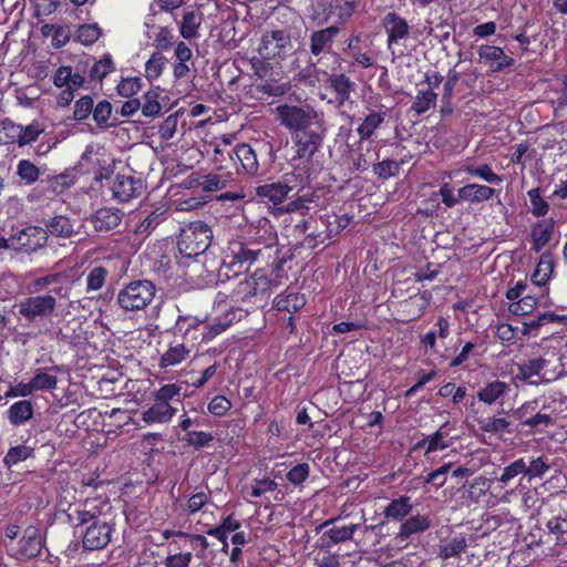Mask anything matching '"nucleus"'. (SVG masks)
<instances>
[{
  "instance_id": "nucleus-57",
  "label": "nucleus",
  "mask_w": 567,
  "mask_h": 567,
  "mask_svg": "<svg viewBox=\"0 0 567 567\" xmlns=\"http://www.w3.org/2000/svg\"><path fill=\"white\" fill-rule=\"evenodd\" d=\"M538 303V299L532 295H525L515 302H512L509 310L515 316H528L533 312Z\"/></svg>"
},
{
  "instance_id": "nucleus-25",
  "label": "nucleus",
  "mask_w": 567,
  "mask_h": 567,
  "mask_svg": "<svg viewBox=\"0 0 567 567\" xmlns=\"http://www.w3.org/2000/svg\"><path fill=\"white\" fill-rule=\"evenodd\" d=\"M358 526L359 525L357 524H350L344 526H333L327 529L319 538V547L321 549H328L339 543L352 539Z\"/></svg>"
},
{
  "instance_id": "nucleus-22",
  "label": "nucleus",
  "mask_w": 567,
  "mask_h": 567,
  "mask_svg": "<svg viewBox=\"0 0 567 567\" xmlns=\"http://www.w3.org/2000/svg\"><path fill=\"white\" fill-rule=\"evenodd\" d=\"M511 388L505 381L493 380L485 383L476 392V398L480 402L487 405L496 403L503 404L505 396L508 394Z\"/></svg>"
},
{
  "instance_id": "nucleus-14",
  "label": "nucleus",
  "mask_w": 567,
  "mask_h": 567,
  "mask_svg": "<svg viewBox=\"0 0 567 567\" xmlns=\"http://www.w3.org/2000/svg\"><path fill=\"white\" fill-rule=\"evenodd\" d=\"M42 546L43 540L40 529L33 525H30L23 530V535L19 540L18 550L10 554V556L19 560L33 559L40 555Z\"/></svg>"
},
{
  "instance_id": "nucleus-26",
  "label": "nucleus",
  "mask_w": 567,
  "mask_h": 567,
  "mask_svg": "<svg viewBox=\"0 0 567 567\" xmlns=\"http://www.w3.org/2000/svg\"><path fill=\"white\" fill-rule=\"evenodd\" d=\"M190 351V347L187 343L174 340L169 342L167 350L161 355L158 367L161 369L175 367L185 361Z\"/></svg>"
},
{
  "instance_id": "nucleus-53",
  "label": "nucleus",
  "mask_w": 567,
  "mask_h": 567,
  "mask_svg": "<svg viewBox=\"0 0 567 567\" xmlns=\"http://www.w3.org/2000/svg\"><path fill=\"white\" fill-rule=\"evenodd\" d=\"M436 100L437 94L432 90H420L412 104V110L417 114H422L433 107L436 104Z\"/></svg>"
},
{
  "instance_id": "nucleus-33",
  "label": "nucleus",
  "mask_w": 567,
  "mask_h": 567,
  "mask_svg": "<svg viewBox=\"0 0 567 567\" xmlns=\"http://www.w3.org/2000/svg\"><path fill=\"white\" fill-rule=\"evenodd\" d=\"M546 365L547 360L542 357L529 359L518 365L516 379L528 384H538L539 381L534 378H539Z\"/></svg>"
},
{
  "instance_id": "nucleus-43",
  "label": "nucleus",
  "mask_w": 567,
  "mask_h": 567,
  "mask_svg": "<svg viewBox=\"0 0 567 567\" xmlns=\"http://www.w3.org/2000/svg\"><path fill=\"white\" fill-rule=\"evenodd\" d=\"M527 197L529 200V213L537 218H545L548 214L550 206L547 199L543 196L539 187L527 190Z\"/></svg>"
},
{
  "instance_id": "nucleus-8",
  "label": "nucleus",
  "mask_w": 567,
  "mask_h": 567,
  "mask_svg": "<svg viewBox=\"0 0 567 567\" xmlns=\"http://www.w3.org/2000/svg\"><path fill=\"white\" fill-rule=\"evenodd\" d=\"M155 293L156 288L151 280H133L118 291L116 303L125 312L144 310L153 301Z\"/></svg>"
},
{
  "instance_id": "nucleus-16",
  "label": "nucleus",
  "mask_w": 567,
  "mask_h": 567,
  "mask_svg": "<svg viewBox=\"0 0 567 567\" xmlns=\"http://www.w3.org/2000/svg\"><path fill=\"white\" fill-rule=\"evenodd\" d=\"M386 33V48L392 49L393 44L405 40L410 35L408 21L396 12H388L382 20Z\"/></svg>"
},
{
  "instance_id": "nucleus-59",
  "label": "nucleus",
  "mask_w": 567,
  "mask_h": 567,
  "mask_svg": "<svg viewBox=\"0 0 567 567\" xmlns=\"http://www.w3.org/2000/svg\"><path fill=\"white\" fill-rule=\"evenodd\" d=\"M452 463L449 462L441 465L439 468L429 472L423 478L424 484H431L435 488L443 487L447 481V474L450 473Z\"/></svg>"
},
{
  "instance_id": "nucleus-54",
  "label": "nucleus",
  "mask_w": 567,
  "mask_h": 567,
  "mask_svg": "<svg viewBox=\"0 0 567 567\" xmlns=\"http://www.w3.org/2000/svg\"><path fill=\"white\" fill-rule=\"evenodd\" d=\"M209 501H210V493H205L203 491L193 493L187 498V502L182 507V511L186 515L192 516V515L198 513Z\"/></svg>"
},
{
  "instance_id": "nucleus-13",
  "label": "nucleus",
  "mask_w": 567,
  "mask_h": 567,
  "mask_svg": "<svg viewBox=\"0 0 567 567\" xmlns=\"http://www.w3.org/2000/svg\"><path fill=\"white\" fill-rule=\"evenodd\" d=\"M143 189V181L131 174H117L111 186L113 197L122 203L141 196Z\"/></svg>"
},
{
  "instance_id": "nucleus-7",
  "label": "nucleus",
  "mask_w": 567,
  "mask_h": 567,
  "mask_svg": "<svg viewBox=\"0 0 567 567\" xmlns=\"http://www.w3.org/2000/svg\"><path fill=\"white\" fill-rule=\"evenodd\" d=\"M212 228L203 220H194L181 228L177 248L185 258L203 255L212 244Z\"/></svg>"
},
{
  "instance_id": "nucleus-56",
  "label": "nucleus",
  "mask_w": 567,
  "mask_h": 567,
  "mask_svg": "<svg viewBox=\"0 0 567 567\" xmlns=\"http://www.w3.org/2000/svg\"><path fill=\"white\" fill-rule=\"evenodd\" d=\"M465 172L472 176L478 177L489 184H501L502 177L497 175L489 165L481 164L478 166H467Z\"/></svg>"
},
{
  "instance_id": "nucleus-45",
  "label": "nucleus",
  "mask_w": 567,
  "mask_h": 567,
  "mask_svg": "<svg viewBox=\"0 0 567 567\" xmlns=\"http://www.w3.org/2000/svg\"><path fill=\"white\" fill-rule=\"evenodd\" d=\"M277 487V482L270 477L255 478L249 486H245L244 494L251 498H259L267 493L275 492Z\"/></svg>"
},
{
  "instance_id": "nucleus-20",
  "label": "nucleus",
  "mask_w": 567,
  "mask_h": 567,
  "mask_svg": "<svg viewBox=\"0 0 567 567\" xmlns=\"http://www.w3.org/2000/svg\"><path fill=\"white\" fill-rule=\"evenodd\" d=\"M63 372V365L51 364L37 368L30 379L35 392L53 391L58 386V374Z\"/></svg>"
},
{
  "instance_id": "nucleus-6",
  "label": "nucleus",
  "mask_w": 567,
  "mask_h": 567,
  "mask_svg": "<svg viewBox=\"0 0 567 567\" xmlns=\"http://www.w3.org/2000/svg\"><path fill=\"white\" fill-rule=\"evenodd\" d=\"M555 401L545 395L525 401L514 410L513 416L526 434L543 433L556 423Z\"/></svg>"
},
{
  "instance_id": "nucleus-42",
  "label": "nucleus",
  "mask_w": 567,
  "mask_h": 567,
  "mask_svg": "<svg viewBox=\"0 0 567 567\" xmlns=\"http://www.w3.org/2000/svg\"><path fill=\"white\" fill-rule=\"evenodd\" d=\"M240 527L241 523L235 518L234 514H229L221 519L218 526L207 529L206 534L215 537L220 543H225L228 538V534L238 530Z\"/></svg>"
},
{
  "instance_id": "nucleus-49",
  "label": "nucleus",
  "mask_w": 567,
  "mask_h": 567,
  "mask_svg": "<svg viewBox=\"0 0 567 567\" xmlns=\"http://www.w3.org/2000/svg\"><path fill=\"white\" fill-rule=\"evenodd\" d=\"M110 272L104 266H93L86 275V291H97L103 288Z\"/></svg>"
},
{
  "instance_id": "nucleus-64",
  "label": "nucleus",
  "mask_w": 567,
  "mask_h": 567,
  "mask_svg": "<svg viewBox=\"0 0 567 567\" xmlns=\"http://www.w3.org/2000/svg\"><path fill=\"white\" fill-rule=\"evenodd\" d=\"M233 404L225 395H215L207 404V411L217 417L225 416L231 409Z\"/></svg>"
},
{
  "instance_id": "nucleus-4",
  "label": "nucleus",
  "mask_w": 567,
  "mask_h": 567,
  "mask_svg": "<svg viewBox=\"0 0 567 567\" xmlns=\"http://www.w3.org/2000/svg\"><path fill=\"white\" fill-rule=\"evenodd\" d=\"M154 153L161 154L166 163L169 161L176 163L177 166L190 167L192 163H186L184 154L190 153L188 158H196L203 151L209 152V146H214V163L218 164V169L223 171L227 166L224 162L229 161L234 164L237 172L240 169L249 175H254L258 172L259 163L255 150L251 144H236L235 147L229 148L231 144H202L203 150L192 144L189 147H185L187 144H148Z\"/></svg>"
},
{
  "instance_id": "nucleus-5",
  "label": "nucleus",
  "mask_w": 567,
  "mask_h": 567,
  "mask_svg": "<svg viewBox=\"0 0 567 567\" xmlns=\"http://www.w3.org/2000/svg\"><path fill=\"white\" fill-rule=\"evenodd\" d=\"M28 290L35 296L20 301L19 313L29 322L51 317L56 309L58 298L68 296V288L64 287L60 274H49L33 279L29 282Z\"/></svg>"
},
{
  "instance_id": "nucleus-12",
  "label": "nucleus",
  "mask_w": 567,
  "mask_h": 567,
  "mask_svg": "<svg viewBox=\"0 0 567 567\" xmlns=\"http://www.w3.org/2000/svg\"><path fill=\"white\" fill-rule=\"evenodd\" d=\"M11 249L16 251L32 254L45 246L48 233L39 226H28L11 237Z\"/></svg>"
},
{
  "instance_id": "nucleus-46",
  "label": "nucleus",
  "mask_w": 567,
  "mask_h": 567,
  "mask_svg": "<svg viewBox=\"0 0 567 567\" xmlns=\"http://www.w3.org/2000/svg\"><path fill=\"white\" fill-rule=\"evenodd\" d=\"M214 434L207 431H192L189 433H185L183 436V442L195 450H202L212 447L214 445Z\"/></svg>"
},
{
  "instance_id": "nucleus-28",
  "label": "nucleus",
  "mask_w": 567,
  "mask_h": 567,
  "mask_svg": "<svg viewBox=\"0 0 567 567\" xmlns=\"http://www.w3.org/2000/svg\"><path fill=\"white\" fill-rule=\"evenodd\" d=\"M339 32L340 29L336 25H330L326 29L315 31L310 37V52L313 55L329 52L332 42Z\"/></svg>"
},
{
  "instance_id": "nucleus-38",
  "label": "nucleus",
  "mask_w": 567,
  "mask_h": 567,
  "mask_svg": "<svg viewBox=\"0 0 567 567\" xmlns=\"http://www.w3.org/2000/svg\"><path fill=\"white\" fill-rule=\"evenodd\" d=\"M74 224V220L71 218L64 215H56L45 223L47 233L49 231L62 238H70L75 234Z\"/></svg>"
},
{
  "instance_id": "nucleus-19",
  "label": "nucleus",
  "mask_w": 567,
  "mask_h": 567,
  "mask_svg": "<svg viewBox=\"0 0 567 567\" xmlns=\"http://www.w3.org/2000/svg\"><path fill=\"white\" fill-rule=\"evenodd\" d=\"M307 303L305 293L286 289L277 295L272 301V307L277 313L295 315L300 311Z\"/></svg>"
},
{
  "instance_id": "nucleus-60",
  "label": "nucleus",
  "mask_w": 567,
  "mask_h": 567,
  "mask_svg": "<svg viewBox=\"0 0 567 567\" xmlns=\"http://www.w3.org/2000/svg\"><path fill=\"white\" fill-rule=\"evenodd\" d=\"M310 475V465L306 462L292 466L286 474L287 481L295 487L305 483Z\"/></svg>"
},
{
  "instance_id": "nucleus-55",
  "label": "nucleus",
  "mask_w": 567,
  "mask_h": 567,
  "mask_svg": "<svg viewBox=\"0 0 567 567\" xmlns=\"http://www.w3.org/2000/svg\"><path fill=\"white\" fill-rule=\"evenodd\" d=\"M289 83H272L266 81L265 83L258 84L255 86L256 93L259 97L264 96H282L290 90Z\"/></svg>"
},
{
  "instance_id": "nucleus-3",
  "label": "nucleus",
  "mask_w": 567,
  "mask_h": 567,
  "mask_svg": "<svg viewBox=\"0 0 567 567\" xmlns=\"http://www.w3.org/2000/svg\"><path fill=\"white\" fill-rule=\"evenodd\" d=\"M112 506L106 498H86L70 506L69 523L81 527L82 546L85 550H102L111 543L115 533Z\"/></svg>"
},
{
  "instance_id": "nucleus-52",
  "label": "nucleus",
  "mask_w": 567,
  "mask_h": 567,
  "mask_svg": "<svg viewBox=\"0 0 567 567\" xmlns=\"http://www.w3.org/2000/svg\"><path fill=\"white\" fill-rule=\"evenodd\" d=\"M159 91L152 89L144 94V102L141 103L142 113L144 116L154 117L162 111V105L158 102Z\"/></svg>"
},
{
  "instance_id": "nucleus-18",
  "label": "nucleus",
  "mask_w": 567,
  "mask_h": 567,
  "mask_svg": "<svg viewBox=\"0 0 567 567\" xmlns=\"http://www.w3.org/2000/svg\"><path fill=\"white\" fill-rule=\"evenodd\" d=\"M124 213L115 207H102L90 217V223L97 233H110L122 221Z\"/></svg>"
},
{
  "instance_id": "nucleus-34",
  "label": "nucleus",
  "mask_w": 567,
  "mask_h": 567,
  "mask_svg": "<svg viewBox=\"0 0 567 567\" xmlns=\"http://www.w3.org/2000/svg\"><path fill=\"white\" fill-rule=\"evenodd\" d=\"M458 198L468 203H481L492 199L495 195V189L480 184H466L457 192Z\"/></svg>"
},
{
  "instance_id": "nucleus-41",
  "label": "nucleus",
  "mask_w": 567,
  "mask_h": 567,
  "mask_svg": "<svg viewBox=\"0 0 567 567\" xmlns=\"http://www.w3.org/2000/svg\"><path fill=\"white\" fill-rule=\"evenodd\" d=\"M30 457H34V449L25 444H19L11 446L7 454L2 458L3 466L8 470L14 465L27 461Z\"/></svg>"
},
{
  "instance_id": "nucleus-47",
  "label": "nucleus",
  "mask_w": 567,
  "mask_h": 567,
  "mask_svg": "<svg viewBox=\"0 0 567 567\" xmlns=\"http://www.w3.org/2000/svg\"><path fill=\"white\" fill-rule=\"evenodd\" d=\"M546 527L550 534L556 536L557 545L567 546V512L548 519Z\"/></svg>"
},
{
  "instance_id": "nucleus-48",
  "label": "nucleus",
  "mask_w": 567,
  "mask_h": 567,
  "mask_svg": "<svg viewBox=\"0 0 567 567\" xmlns=\"http://www.w3.org/2000/svg\"><path fill=\"white\" fill-rule=\"evenodd\" d=\"M313 195L309 194L308 192L306 194L300 195L298 198L289 202L286 206L277 207L278 214L284 213H298L301 217H306L309 215V206L308 203H312Z\"/></svg>"
},
{
  "instance_id": "nucleus-44",
  "label": "nucleus",
  "mask_w": 567,
  "mask_h": 567,
  "mask_svg": "<svg viewBox=\"0 0 567 567\" xmlns=\"http://www.w3.org/2000/svg\"><path fill=\"white\" fill-rule=\"evenodd\" d=\"M412 509L409 496H401L392 499L384 508V516L388 519L402 520Z\"/></svg>"
},
{
  "instance_id": "nucleus-63",
  "label": "nucleus",
  "mask_w": 567,
  "mask_h": 567,
  "mask_svg": "<svg viewBox=\"0 0 567 567\" xmlns=\"http://www.w3.org/2000/svg\"><path fill=\"white\" fill-rule=\"evenodd\" d=\"M23 135L22 126L10 120L0 122V142H18Z\"/></svg>"
},
{
  "instance_id": "nucleus-51",
  "label": "nucleus",
  "mask_w": 567,
  "mask_h": 567,
  "mask_svg": "<svg viewBox=\"0 0 567 567\" xmlns=\"http://www.w3.org/2000/svg\"><path fill=\"white\" fill-rule=\"evenodd\" d=\"M326 231L329 238L339 235L350 224V217L346 214H328L324 218Z\"/></svg>"
},
{
  "instance_id": "nucleus-30",
  "label": "nucleus",
  "mask_w": 567,
  "mask_h": 567,
  "mask_svg": "<svg viewBox=\"0 0 567 567\" xmlns=\"http://www.w3.org/2000/svg\"><path fill=\"white\" fill-rule=\"evenodd\" d=\"M555 260L550 252H544L530 276V281L536 287L543 289L549 281L554 271Z\"/></svg>"
},
{
  "instance_id": "nucleus-29",
  "label": "nucleus",
  "mask_w": 567,
  "mask_h": 567,
  "mask_svg": "<svg viewBox=\"0 0 567 567\" xmlns=\"http://www.w3.org/2000/svg\"><path fill=\"white\" fill-rule=\"evenodd\" d=\"M546 324L567 326V316L546 311L523 322L524 331L534 336Z\"/></svg>"
},
{
  "instance_id": "nucleus-32",
  "label": "nucleus",
  "mask_w": 567,
  "mask_h": 567,
  "mask_svg": "<svg viewBox=\"0 0 567 567\" xmlns=\"http://www.w3.org/2000/svg\"><path fill=\"white\" fill-rule=\"evenodd\" d=\"M551 470V461L547 455H529L525 457V477L528 482L535 478H544Z\"/></svg>"
},
{
  "instance_id": "nucleus-23",
  "label": "nucleus",
  "mask_w": 567,
  "mask_h": 567,
  "mask_svg": "<svg viewBox=\"0 0 567 567\" xmlns=\"http://www.w3.org/2000/svg\"><path fill=\"white\" fill-rule=\"evenodd\" d=\"M554 228L555 220L551 217L534 223L530 228L532 249L539 251L547 246L551 240Z\"/></svg>"
},
{
  "instance_id": "nucleus-39",
  "label": "nucleus",
  "mask_w": 567,
  "mask_h": 567,
  "mask_svg": "<svg viewBox=\"0 0 567 567\" xmlns=\"http://www.w3.org/2000/svg\"><path fill=\"white\" fill-rule=\"evenodd\" d=\"M431 520L425 515H415L408 518L400 526L399 537L402 539L410 538L413 534L422 533L429 529Z\"/></svg>"
},
{
  "instance_id": "nucleus-27",
  "label": "nucleus",
  "mask_w": 567,
  "mask_h": 567,
  "mask_svg": "<svg viewBox=\"0 0 567 567\" xmlns=\"http://www.w3.org/2000/svg\"><path fill=\"white\" fill-rule=\"evenodd\" d=\"M288 186L279 182L267 183L256 187L255 194L261 203L272 204L274 207L282 204L288 197Z\"/></svg>"
},
{
  "instance_id": "nucleus-21",
  "label": "nucleus",
  "mask_w": 567,
  "mask_h": 567,
  "mask_svg": "<svg viewBox=\"0 0 567 567\" xmlns=\"http://www.w3.org/2000/svg\"><path fill=\"white\" fill-rule=\"evenodd\" d=\"M449 423H444L431 435L424 436L421 441L415 443L414 450H424V455H429L436 451H443L447 449L452 442L449 439Z\"/></svg>"
},
{
  "instance_id": "nucleus-31",
  "label": "nucleus",
  "mask_w": 567,
  "mask_h": 567,
  "mask_svg": "<svg viewBox=\"0 0 567 567\" xmlns=\"http://www.w3.org/2000/svg\"><path fill=\"white\" fill-rule=\"evenodd\" d=\"M176 412L177 409L173 408L171 404L154 401L153 405L143 412L142 420L146 424L167 423L173 419Z\"/></svg>"
},
{
  "instance_id": "nucleus-58",
  "label": "nucleus",
  "mask_w": 567,
  "mask_h": 567,
  "mask_svg": "<svg viewBox=\"0 0 567 567\" xmlns=\"http://www.w3.org/2000/svg\"><path fill=\"white\" fill-rule=\"evenodd\" d=\"M198 318L192 316H178L171 331L175 337H181L183 341L194 327L198 326Z\"/></svg>"
},
{
  "instance_id": "nucleus-36",
  "label": "nucleus",
  "mask_w": 567,
  "mask_h": 567,
  "mask_svg": "<svg viewBox=\"0 0 567 567\" xmlns=\"http://www.w3.org/2000/svg\"><path fill=\"white\" fill-rule=\"evenodd\" d=\"M34 408L30 400H20L14 402L7 410V419L13 426L25 424L33 417Z\"/></svg>"
},
{
  "instance_id": "nucleus-2",
  "label": "nucleus",
  "mask_w": 567,
  "mask_h": 567,
  "mask_svg": "<svg viewBox=\"0 0 567 567\" xmlns=\"http://www.w3.org/2000/svg\"><path fill=\"white\" fill-rule=\"evenodd\" d=\"M264 240L230 241L223 261L233 275L257 268L250 276H245L233 288L229 295L219 291L216 296L218 315L212 323L205 322L200 342H209L226 331L233 323L245 318L255 307L270 297L274 288L288 278L284 266L288 258L275 245L276 234L265 230Z\"/></svg>"
},
{
  "instance_id": "nucleus-61",
  "label": "nucleus",
  "mask_w": 567,
  "mask_h": 567,
  "mask_svg": "<svg viewBox=\"0 0 567 567\" xmlns=\"http://www.w3.org/2000/svg\"><path fill=\"white\" fill-rule=\"evenodd\" d=\"M165 64L166 59L161 53H153L145 63V76L147 80L153 81L159 78Z\"/></svg>"
},
{
  "instance_id": "nucleus-11",
  "label": "nucleus",
  "mask_w": 567,
  "mask_h": 567,
  "mask_svg": "<svg viewBox=\"0 0 567 567\" xmlns=\"http://www.w3.org/2000/svg\"><path fill=\"white\" fill-rule=\"evenodd\" d=\"M292 49L290 34L285 30L267 31L262 34L258 53L262 59L285 58Z\"/></svg>"
},
{
  "instance_id": "nucleus-50",
  "label": "nucleus",
  "mask_w": 567,
  "mask_h": 567,
  "mask_svg": "<svg viewBox=\"0 0 567 567\" xmlns=\"http://www.w3.org/2000/svg\"><path fill=\"white\" fill-rule=\"evenodd\" d=\"M382 109L383 106H381L379 111L370 113L358 127L361 140L369 138L375 128L383 122L385 111Z\"/></svg>"
},
{
  "instance_id": "nucleus-1",
  "label": "nucleus",
  "mask_w": 567,
  "mask_h": 567,
  "mask_svg": "<svg viewBox=\"0 0 567 567\" xmlns=\"http://www.w3.org/2000/svg\"><path fill=\"white\" fill-rule=\"evenodd\" d=\"M264 240L230 241L223 261L233 275L257 268L250 276H245L233 288L229 295L219 291L216 296L218 315L212 323L205 322L200 342H209L226 331L233 323L245 318L255 307L270 297L274 288L288 278L284 266L288 258L275 245L276 234L265 230Z\"/></svg>"
},
{
  "instance_id": "nucleus-35",
  "label": "nucleus",
  "mask_w": 567,
  "mask_h": 567,
  "mask_svg": "<svg viewBox=\"0 0 567 567\" xmlns=\"http://www.w3.org/2000/svg\"><path fill=\"white\" fill-rule=\"evenodd\" d=\"M166 219L167 210L163 208H156L145 218L138 221L134 229V234L135 236L145 239Z\"/></svg>"
},
{
  "instance_id": "nucleus-37",
  "label": "nucleus",
  "mask_w": 567,
  "mask_h": 567,
  "mask_svg": "<svg viewBox=\"0 0 567 567\" xmlns=\"http://www.w3.org/2000/svg\"><path fill=\"white\" fill-rule=\"evenodd\" d=\"M330 87L336 93V101L339 106L344 105L350 100L351 92L354 91V82L344 74H333L329 78Z\"/></svg>"
},
{
  "instance_id": "nucleus-15",
  "label": "nucleus",
  "mask_w": 567,
  "mask_h": 567,
  "mask_svg": "<svg viewBox=\"0 0 567 567\" xmlns=\"http://www.w3.org/2000/svg\"><path fill=\"white\" fill-rule=\"evenodd\" d=\"M477 54L478 62L487 65L494 73L514 65V59L505 54L504 50L496 45H480Z\"/></svg>"
},
{
  "instance_id": "nucleus-62",
  "label": "nucleus",
  "mask_w": 567,
  "mask_h": 567,
  "mask_svg": "<svg viewBox=\"0 0 567 567\" xmlns=\"http://www.w3.org/2000/svg\"><path fill=\"white\" fill-rule=\"evenodd\" d=\"M331 8L341 23L347 22L355 12L358 2L355 0H334Z\"/></svg>"
},
{
  "instance_id": "nucleus-9",
  "label": "nucleus",
  "mask_w": 567,
  "mask_h": 567,
  "mask_svg": "<svg viewBox=\"0 0 567 567\" xmlns=\"http://www.w3.org/2000/svg\"><path fill=\"white\" fill-rule=\"evenodd\" d=\"M276 115L280 124L291 132L306 131L313 123L319 122V113L310 105L296 106L281 104L276 107Z\"/></svg>"
},
{
  "instance_id": "nucleus-17",
  "label": "nucleus",
  "mask_w": 567,
  "mask_h": 567,
  "mask_svg": "<svg viewBox=\"0 0 567 567\" xmlns=\"http://www.w3.org/2000/svg\"><path fill=\"white\" fill-rule=\"evenodd\" d=\"M432 293L424 290L409 297L400 303V312L403 313L402 321H414L423 316L427 307L431 305Z\"/></svg>"
},
{
  "instance_id": "nucleus-40",
  "label": "nucleus",
  "mask_w": 567,
  "mask_h": 567,
  "mask_svg": "<svg viewBox=\"0 0 567 567\" xmlns=\"http://www.w3.org/2000/svg\"><path fill=\"white\" fill-rule=\"evenodd\" d=\"M468 544L465 537H453L441 542L439 546V557L446 560L450 558L458 557L465 551Z\"/></svg>"
},
{
  "instance_id": "nucleus-10",
  "label": "nucleus",
  "mask_w": 567,
  "mask_h": 567,
  "mask_svg": "<svg viewBox=\"0 0 567 567\" xmlns=\"http://www.w3.org/2000/svg\"><path fill=\"white\" fill-rule=\"evenodd\" d=\"M217 171V173L203 174L202 193L182 199L178 203L181 210H192L204 206L213 199L215 193L227 186L230 173L225 175L218 168Z\"/></svg>"
},
{
  "instance_id": "nucleus-24",
  "label": "nucleus",
  "mask_w": 567,
  "mask_h": 567,
  "mask_svg": "<svg viewBox=\"0 0 567 567\" xmlns=\"http://www.w3.org/2000/svg\"><path fill=\"white\" fill-rule=\"evenodd\" d=\"M475 422L482 433L502 439L505 433H511V422L497 415H477Z\"/></svg>"
}]
</instances>
